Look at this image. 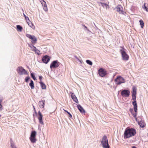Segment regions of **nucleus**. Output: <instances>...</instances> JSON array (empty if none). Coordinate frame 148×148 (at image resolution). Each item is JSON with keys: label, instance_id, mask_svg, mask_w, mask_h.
<instances>
[{"label": "nucleus", "instance_id": "nucleus-18", "mask_svg": "<svg viewBox=\"0 0 148 148\" xmlns=\"http://www.w3.org/2000/svg\"><path fill=\"white\" fill-rule=\"evenodd\" d=\"M45 100H41L39 102V105L40 108H43L44 107Z\"/></svg>", "mask_w": 148, "mask_h": 148}, {"label": "nucleus", "instance_id": "nucleus-11", "mask_svg": "<svg viewBox=\"0 0 148 148\" xmlns=\"http://www.w3.org/2000/svg\"><path fill=\"white\" fill-rule=\"evenodd\" d=\"M116 11L119 12V14H124V12L123 11V8L121 5H118L115 8Z\"/></svg>", "mask_w": 148, "mask_h": 148}, {"label": "nucleus", "instance_id": "nucleus-9", "mask_svg": "<svg viewBox=\"0 0 148 148\" xmlns=\"http://www.w3.org/2000/svg\"><path fill=\"white\" fill-rule=\"evenodd\" d=\"M98 73L101 77H104L107 74L106 71L103 68H100L98 71Z\"/></svg>", "mask_w": 148, "mask_h": 148}, {"label": "nucleus", "instance_id": "nucleus-6", "mask_svg": "<svg viewBox=\"0 0 148 148\" xmlns=\"http://www.w3.org/2000/svg\"><path fill=\"white\" fill-rule=\"evenodd\" d=\"M36 132L35 131H33L32 132L29 139L32 143H34L36 142Z\"/></svg>", "mask_w": 148, "mask_h": 148}, {"label": "nucleus", "instance_id": "nucleus-45", "mask_svg": "<svg viewBox=\"0 0 148 148\" xmlns=\"http://www.w3.org/2000/svg\"><path fill=\"white\" fill-rule=\"evenodd\" d=\"M1 115L0 114V117H1Z\"/></svg>", "mask_w": 148, "mask_h": 148}, {"label": "nucleus", "instance_id": "nucleus-16", "mask_svg": "<svg viewBox=\"0 0 148 148\" xmlns=\"http://www.w3.org/2000/svg\"><path fill=\"white\" fill-rule=\"evenodd\" d=\"M77 107L78 109L79 110L81 113H85V110L80 105H77Z\"/></svg>", "mask_w": 148, "mask_h": 148}, {"label": "nucleus", "instance_id": "nucleus-37", "mask_svg": "<svg viewBox=\"0 0 148 148\" xmlns=\"http://www.w3.org/2000/svg\"><path fill=\"white\" fill-rule=\"evenodd\" d=\"M75 58L78 61L80 62L81 63V61L79 59L77 58V57L76 56H74Z\"/></svg>", "mask_w": 148, "mask_h": 148}, {"label": "nucleus", "instance_id": "nucleus-30", "mask_svg": "<svg viewBox=\"0 0 148 148\" xmlns=\"http://www.w3.org/2000/svg\"><path fill=\"white\" fill-rule=\"evenodd\" d=\"M30 77L29 76L26 77L25 78V81L26 83H27L29 81L30 79Z\"/></svg>", "mask_w": 148, "mask_h": 148}, {"label": "nucleus", "instance_id": "nucleus-43", "mask_svg": "<svg viewBox=\"0 0 148 148\" xmlns=\"http://www.w3.org/2000/svg\"><path fill=\"white\" fill-rule=\"evenodd\" d=\"M132 148H136V147L135 146H133L132 147Z\"/></svg>", "mask_w": 148, "mask_h": 148}, {"label": "nucleus", "instance_id": "nucleus-42", "mask_svg": "<svg viewBox=\"0 0 148 148\" xmlns=\"http://www.w3.org/2000/svg\"><path fill=\"white\" fill-rule=\"evenodd\" d=\"M34 80H36V77L35 76L34 77H33L32 78Z\"/></svg>", "mask_w": 148, "mask_h": 148}, {"label": "nucleus", "instance_id": "nucleus-25", "mask_svg": "<svg viewBox=\"0 0 148 148\" xmlns=\"http://www.w3.org/2000/svg\"><path fill=\"white\" fill-rule=\"evenodd\" d=\"M29 85L30 86L31 89H33L34 88V82L32 80H31L30 82L29 83Z\"/></svg>", "mask_w": 148, "mask_h": 148}, {"label": "nucleus", "instance_id": "nucleus-4", "mask_svg": "<svg viewBox=\"0 0 148 148\" xmlns=\"http://www.w3.org/2000/svg\"><path fill=\"white\" fill-rule=\"evenodd\" d=\"M101 144L102 145L103 148H105L109 146L108 140L106 136L104 135L102 138Z\"/></svg>", "mask_w": 148, "mask_h": 148}, {"label": "nucleus", "instance_id": "nucleus-36", "mask_svg": "<svg viewBox=\"0 0 148 148\" xmlns=\"http://www.w3.org/2000/svg\"><path fill=\"white\" fill-rule=\"evenodd\" d=\"M31 77L33 78V77H35V75L34 74V73H31L30 74Z\"/></svg>", "mask_w": 148, "mask_h": 148}, {"label": "nucleus", "instance_id": "nucleus-29", "mask_svg": "<svg viewBox=\"0 0 148 148\" xmlns=\"http://www.w3.org/2000/svg\"><path fill=\"white\" fill-rule=\"evenodd\" d=\"M86 62L87 64H89V65L91 66L92 64V61L89 60H86Z\"/></svg>", "mask_w": 148, "mask_h": 148}, {"label": "nucleus", "instance_id": "nucleus-14", "mask_svg": "<svg viewBox=\"0 0 148 148\" xmlns=\"http://www.w3.org/2000/svg\"><path fill=\"white\" fill-rule=\"evenodd\" d=\"M71 97L73 101L76 103H78V100L77 98L74 93L72 92L71 93Z\"/></svg>", "mask_w": 148, "mask_h": 148}, {"label": "nucleus", "instance_id": "nucleus-20", "mask_svg": "<svg viewBox=\"0 0 148 148\" xmlns=\"http://www.w3.org/2000/svg\"><path fill=\"white\" fill-rule=\"evenodd\" d=\"M142 8L144 10L148 12V5L147 3H144L143 5L142 6Z\"/></svg>", "mask_w": 148, "mask_h": 148}, {"label": "nucleus", "instance_id": "nucleus-21", "mask_svg": "<svg viewBox=\"0 0 148 148\" xmlns=\"http://www.w3.org/2000/svg\"><path fill=\"white\" fill-rule=\"evenodd\" d=\"M98 3L99 4H101L103 8H106V9L109 8V5L106 3H103L101 2H99Z\"/></svg>", "mask_w": 148, "mask_h": 148}, {"label": "nucleus", "instance_id": "nucleus-44", "mask_svg": "<svg viewBox=\"0 0 148 148\" xmlns=\"http://www.w3.org/2000/svg\"><path fill=\"white\" fill-rule=\"evenodd\" d=\"M35 113L36 114H37V112H36V111L35 110Z\"/></svg>", "mask_w": 148, "mask_h": 148}, {"label": "nucleus", "instance_id": "nucleus-27", "mask_svg": "<svg viewBox=\"0 0 148 148\" xmlns=\"http://www.w3.org/2000/svg\"><path fill=\"white\" fill-rule=\"evenodd\" d=\"M16 28L17 31L20 32H21L23 29L22 27L19 25H17Z\"/></svg>", "mask_w": 148, "mask_h": 148}, {"label": "nucleus", "instance_id": "nucleus-19", "mask_svg": "<svg viewBox=\"0 0 148 148\" xmlns=\"http://www.w3.org/2000/svg\"><path fill=\"white\" fill-rule=\"evenodd\" d=\"M139 127L141 128H144L145 127V123L144 121L142 119L139 121Z\"/></svg>", "mask_w": 148, "mask_h": 148}, {"label": "nucleus", "instance_id": "nucleus-28", "mask_svg": "<svg viewBox=\"0 0 148 148\" xmlns=\"http://www.w3.org/2000/svg\"><path fill=\"white\" fill-rule=\"evenodd\" d=\"M43 7V9L45 11H47L48 10L47 8V5L46 3L45 4L42 5Z\"/></svg>", "mask_w": 148, "mask_h": 148}, {"label": "nucleus", "instance_id": "nucleus-2", "mask_svg": "<svg viewBox=\"0 0 148 148\" xmlns=\"http://www.w3.org/2000/svg\"><path fill=\"white\" fill-rule=\"evenodd\" d=\"M136 130L132 128H127L124 133V138H128L130 137L134 136L136 134Z\"/></svg>", "mask_w": 148, "mask_h": 148}, {"label": "nucleus", "instance_id": "nucleus-39", "mask_svg": "<svg viewBox=\"0 0 148 148\" xmlns=\"http://www.w3.org/2000/svg\"><path fill=\"white\" fill-rule=\"evenodd\" d=\"M36 50H37V51H36V53L38 55H39L40 54V53L39 52H40V51H39V50L38 49H36Z\"/></svg>", "mask_w": 148, "mask_h": 148}, {"label": "nucleus", "instance_id": "nucleus-33", "mask_svg": "<svg viewBox=\"0 0 148 148\" xmlns=\"http://www.w3.org/2000/svg\"><path fill=\"white\" fill-rule=\"evenodd\" d=\"M82 26H83V27H84V30L86 29L88 31L90 32V31L89 29H88L87 27L86 26H85V25L84 24H82Z\"/></svg>", "mask_w": 148, "mask_h": 148}, {"label": "nucleus", "instance_id": "nucleus-3", "mask_svg": "<svg viewBox=\"0 0 148 148\" xmlns=\"http://www.w3.org/2000/svg\"><path fill=\"white\" fill-rule=\"evenodd\" d=\"M120 47L121 49L120 50V51L123 60L125 61L128 60L129 56L125 52V49L124 48L123 46Z\"/></svg>", "mask_w": 148, "mask_h": 148}, {"label": "nucleus", "instance_id": "nucleus-46", "mask_svg": "<svg viewBox=\"0 0 148 148\" xmlns=\"http://www.w3.org/2000/svg\"><path fill=\"white\" fill-rule=\"evenodd\" d=\"M34 110L35 109V108H34Z\"/></svg>", "mask_w": 148, "mask_h": 148}, {"label": "nucleus", "instance_id": "nucleus-1", "mask_svg": "<svg viewBox=\"0 0 148 148\" xmlns=\"http://www.w3.org/2000/svg\"><path fill=\"white\" fill-rule=\"evenodd\" d=\"M136 88L134 86H133L132 93V99L134 101L132 102V103L134 106V109L135 113H134V110L133 108H130V111L135 119L138 125H139V120L136 117L138 110L137 104L136 100Z\"/></svg>", "mask_w": 148, "mask_h": 148}, {"label": "nucleus", "instance_id": "nucleus-13", "mask_svg": "<svg viewBox=\"0 0 148 148\" xmlns=\"http://www.w3.org/2000/svg\"><path fill=\"white\" fill-rule=\"evenodd\" d=\"M38 114L39 116L38 117V119L39 121V122L42 125L44 124V123L42 121V116L40 111L38 112Z\"/></svg>", "mask_w": 148, "mask_h": 148}, {"label": "nucleus", "instance_id": "nucleus-23", "mask_svg": "<svg viewBox=\"0 0 148 148\" xmlns=\"http://www.w3.org/2000/svg\"><path fill=\"white\" fill-rule=\"evenodd\" d=\"M41 88L42 89H46V86L45 84L42 81H40L39 82Z\"/></svg>", "mask_w": 148, "mask_h": 148}, {"label": "nucleus", "instance_id": "nucleus-34", "mask_svg": "<svg viewBox=\"0 0 148 148\" xmlns=\"http://www.w3.org/2000/svg\"><path fill=\"white\" fill-rule=\"evenodd\" d=\"M64 110V111L65 112H67V114H69V117L70 118H72V115L69 112H68L67 110Z\"/></svg>", "mask_w": 148, "mask_h": 148}, {"label": "nucleus", "instance_id": "nucleus-5", "mask_svg": "<svg viewBox=\"0 0 148 148\" xmlns=\"http://www.w3.org/2000/svg\"><path fill=\"white\" fill-rule=\"evenodd\" d=\"M16 71L20 75L23 74L28 75L27 71L22 66H18L16 69Z\"/></svg>", "mask_w": 148, "mask_h": 148}, {"label": "nucleus", "instance_id": "nucleus-7", "mask_svg": "<svg viewBox=\"0 0 148 148\" xmlns=\"http://www.w3.org/2000/svg\"><path fill=\"white\" fill-rule=\"evenodd\" d=\"M26 36L32 40L31 42L33 44L36 43L37 39L34 35H32L29 34H26Z\"/></svg>", "mask_w": 148, "mask_h": 148}, {"label": "nucleus", "instance_id": "nucleus-31", "mask_svg": "<svg viewBox=\"0 0 148 148\" xmlns=\"http://www.w3.org/2000/svg\"><path fill=\"white\" fill-rule=\"evenodd\" d=\"M116 81H115V82H116V84L118 85H119L121 83H124V82H121L120 81H119V80H118V79Z\"/></svg>", "mask_w": 148, "mask_h": 148}, {"label": "nucleus", "instance_id": "nucleus-40", "mask_svg": "<svg viewBox=\"0 0 148 148\" xmlns=\"http://www.w3.org/2000/svg\"><path fill=\"white\" fill-rule=\"evenodd\" d=\"M2 106L1 104L0 105V110H2Z\"/></svg>", "mask_w": 148, "mask_h": 148}, {"label": "nucleus", "instance_id": "nucleus-38", "mask_svg": "<svg viewBox=\"0 0 148 148\" xmlns=\"http://www.w3.org/2000/svg\"><path fill=\"white\" fill-rule=\"evenodd\" d=\"M39 78L40 81H41L42 79V76H39Z\"/></svg>", "mask_w": 148, "mask_h": 148}, {"label": "nucleus", "instance_id": "nucleus-8", "mask_svg": "<svg viewBox=\"0 0 148 148\" xmlns=\"http://www.w3.org/2000/svg\"><path fill=\"white\" fill-rule=\"evenodd\" d=\"M59 63L58 60H54L51 63L50 65V68L52 69L58 67L59 66Z\"/></svg>", "mask_w": 148, "mask_h": 148}, {"label": "nucleus", "instance_id": "nucleus-32", "mask_svg": "<svg viewBox=\"0 0 148 148\" xmlns=\"http://www.w3.org/2000/svg\"><path fill=\"white\" fill-rule=\"evenodd\" d=\"M23 15L24 17H25V18L26 20V22H27V21H29L30 20L29 18L27 16H26L24 13H23Z\"/></svg>", "mask_w": 148, "mask_h": 148}, {"label": "nucleus", "instance_id": "nucleus-12", "mask_svg": "<svg viewBox=\"0 0 148 148\" xmlns=\"http://www.w3.org/2000/svg\"><path fill=\"white\" fill-rule=\"evenodd\" d=\"M50 57L47 55H45L43 56L42 59V61L44 63L47 64L50 61Z\"/></svg>", "mask_w": 148, "mask_h": 148}, {"label": "nucleus", "instance_id": "nucleus-17", "mask_svg": "<svg viewBox=\"0 0 148 148\" xmlns=\"http://www.w3.org/2000/svg\"><path fill=\"white\" fill-rule=\"evenodd\" d=\"M10 140L11 147L12 148H18L15 145L14 142L11 138L10 139Z\"/></svg>", "mask_w": 148, "mask_h": 148}, {"label": "nucleus", "instance_id": "nucleus-10", "mask_svg": "<svg viewBox=\"0 0 148 148\" xmlns=\"http://www.w3.org/2000/svg\"><path fill=\"white\" fill-rule=\"evenodd\" d=\"M121 95L123 97H129L130 94V92L128 90L124 89L121 91Z\"/></svg>", "mask_w": 148, "mask_h": 148}, {"label": "nucleus", "instance_id": "nucleus-15", "mask_svg": "<svg viewBox=\"0 0 148 148\" xmlns=\"http://www.w3.org/2000/svg\"><path fill=\"white\" fill-rule=\"evenodd\" d=\"M28 46L31 48V50L35 52H36L37 50L36 48L35 47L34 45L33 44H29L28 43Z\"/></svg>", "mask_w": 148, "mask_h": 148}, {"label": "nucleus", "instance_id": "nucleus-24", "mask_svg": "<svg viewBox=\"0 0 148 148\" xmlns=\"http://www.w3.org/2000/svg\"><path fill=\"white\" fill-rule=\"evenodd\" d=\"M27 23H28V25L29 26L31 27L33 29H35V27L34 25L31 22V21H27Z\"/></svg>", "mask_w": 148, "mask_h": 148}, {"label": "nucleus", "instance_id": "nucleus-22", "mask_svg": "<svg viewBox=\"0 0 148 148\" xmlns=\"http://www.w3.org/2000/svg\"><path fill=\"white\" fill-rule=\"evenodd\" d=\"M118 79L121 82H124V83L125 82V81L124 78L120 76L117 77L115 79V81H116V80Z\"/></svg>", "mask_w": 148, "mask_h": 148}, {"label": "nucleus", "instance_id": "nucleus-35", "mask_svg": "<svg viewBox=\"0 0 148 148\" xmlns=\"http://www.w3.org/2000/svg\"><path fill=\"white\" fill-rule=\"evenodd\" d=\"M40 2H41L42 5H44L46 3V2L44 0H39Z\"/></svg>", "mask_w": 148, "mask_h": 148}, {"label": "nucleus", "instance_id": "nucleus-41", "mask_svg": "<svg viewBox=\"0 0 148 148\" xmlns=\"http://www.w3.org/2000/svg\"><path fill=\"white\" fill-rule=\"evenodd\" d=\"M3 101L2 99H0V105L1 104V103Z\"/></svg>", "mask_w": 148, "mask_h": 148}, {"label": "nucleus", "instance_id": "nucleus-26", "mask_svg": "<svg viewBox=\"0 0 148 148\" xmlns=\"http://www.w3.org/2000/svg\"><path fill=\"white\" fill-rule=\"evenodd\" d=\"M139 25H140L141 28L143 29L144 26V23L142 20L140 19L139 20Z\"/></svg>", "mask_w": 148, "mask_h": 148}]
</instances>
